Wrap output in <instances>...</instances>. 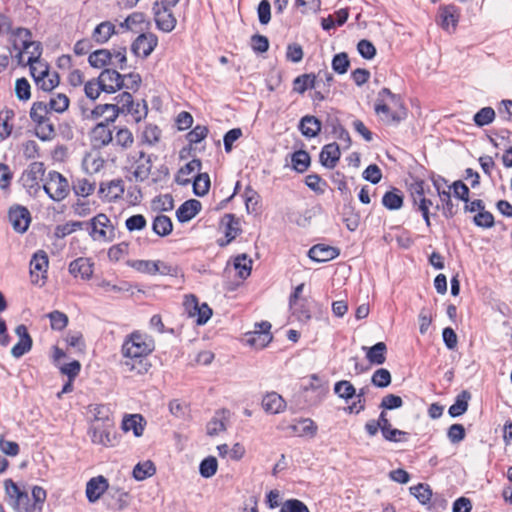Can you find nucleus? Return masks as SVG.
I'll return each instance as SVG.
<instances>
[{
  "instance_id": "obj_1",
  "label": "nucleus",
  "mask_w": 512,
  "mask_h": 512,
  "mask_svg": "<svg viewBox=\"0 0 512 512\" xmlns=\"http://www.w3.org/2000/svg\"><path fill=\"white\" fill-rule=\"evenodd\" d=\"M154 349L155 343L152 337L139 331H134L126 336L122 344V365L128 371L134 372L137 375L146 374L152 366L147 357Z\"/></svg>"
},
{
  "instance_id": "obj_2",
  "label": "nucleus",
  "mask_w": 512,
  "mask_h": 512,
  "mask_svg": "<svg viewBox=\"0 0 512 512\" xmlns=\"http://www.w3.org/2000/svg\"><path fill=\"white\" fill-rule=\"evenodd\" d=\"M51 111L42 101L34 102L30 109V118L35 123V135L42 141H50L55 136L54 124L50 121Z\"/></svg>"
},
{
  "instance_id": "obj_3",
  "label": "nucleus",
  "mask_w": 512,
  "mask_h": 512,
  "mask_svg": "<svg viewBox=\"0 0 512 512\" xmlns=\"http://www.w3.org/2000/svg\"><path fill=\"white\" fill-rule=\"evenodd\" d=\"M4 487L8 504L16 512H35L27 491L20 489L12 479H6L4 481Z\"/></svg>"
},
{
  "instance_id": "obj_4",
  "label": "nucleus",
  "mask_w": 512,
  "mask_h": 512,
  "mask_svg": "<svg viewBox=\"0 0 512 512\" xmlns=\"http://www.w3.org/2000/svg\"><path fill=\"white\" fill-rule=\"evenodd\" d=\"M88 234L94 241L112 242L115 238V228L104 213H99L89 220Z\"/></svg>"
},
{
  "instance_id": "obj_5",
  "label": "nucleus",
  "mask_w": 512,
  "mask_h": 512,
  "mask_svg": "<svg viewBox=\"0 0 512 512\" xmlns=\"http://www.w3.org/2000/svg\"><path fill=\"white\" fill-rule=\"evenodd\" d=\"M48 197L56 202L64 200L70 192L68 180L57 171H50L43 185Z\"/></svg>"
},
{
  "instance_id": "obj_6",
  "label": "nucleus",
  "mask_w": 512,
  "mask_h": 512,
  "mask_svg": "<svg viewBox=\"0 0 512 512\" xmlns=\"http://www.w3.org/2000/svg\"><path fill=\"white\" fill-rule=\"evenodd\" d=\"M185 311L190 317H196L198 325H204L212 316V309L207 303H199L198 298L193 295H187L184 301Z\"/></svg>"
},
{
  "instance_id": "obj_7",
  "label": "nucleus",
  "mask_w": 512,
  "mask_h": 512,
  "mask_svg": "<svg viewBox=\"0 0 512 512\" xmlns=\"http://www.w3.org/2000/svg\"><path fill=\"white\" fill-rule=\"evenodd\" d=\"M172 8L159 4V1L154 2L152 8L157 28L166 33L173 31L177 24Z\"/></svg>"
},
{
  "instance_id": "obj_8",
  "label": "nucleus",
  "mask_w": 512,
  "mask_h": 512,
  "mask_svg": "<svg viewBox=\"0 0 512 512\" xmlns=\"http://www.w3.org/2000/svg\"><path fill=\"white\" fill-rule=\"evenodd\" d=\"M97 78L102 85V91L108 94H113L125 86V76L116 69L105 68Z\"/></svg>"
},
{
  "instance_id": "obj_9",
  "label": "nucleus",
  "mask_w": 512,
  "mask_h": 512,
  "mask_svg": "<svg viewBox=\"0 0 512 512\" xmlns=\"http://www.w3.org/2000/svg\"><path fill=\"white\" fill-rule=\"evenodd\" d=\"M45 171L46 169L43 162L30 163L20 178L23 186L27 189L38 190L40 188L39 183L43 180Z\"/></svg>"
},
{
  "instance_id": "obj_10",
  "label": "nucleus",
  "mask_w": 512,
  "mask_h": 512,
  "mask_svg": "<svg viewBox=\"0 0 512 512\" xmlns=\"http://www.w3.org/2000/svg\"><path fill=\"white\" fill-rule=\"evenodd\" d=\"M113 427L114 424H92L88 431L91 441L105 447L113 446L116 440Z\"/></svg>"
},
{
  "instance_id": "obj_11",
  "label": "nucleus",
  "mask_w": 512,
  "mask_h": 512,
  "mask_svg": "<svg viewBox=\"0 0 512 512\" xmlns=\"http://www.w3.org/2000/svg\"><path fill=\"white\" fill-rule=\"evenodd\" d=\"M152 156L153 155L147 154L144 151L137 153V157L134 158L132 163V168L134 169L133 176L136 181L144 182L149 178L153 166Z\"/></svg>"
},
{
  "instance_id": "obj_12",
  "label": "nucleus",
  "mask_w": 512,
  "mask_h": 512,
  "mask_svg": "<svg viewBox=\"0 0 512 512\" xmlns=\"http://www.w3.org/2000/svg\"><path fill=\"white\" fill-rule=\"evenodd\" d=\"M30 73L36 85L45 92H50L59 85L60 78L58 73H50L48 66H44L40 74H36V67H32Z\"/></svg>"
},
{
  "instance_id": "obj_13",
  "label": "nucleus",
  "mask_w": 512,
  "mask_h": 512,
  "mask_svg": "<svg viewBox=\"0 0 512 512\" xmlns=\"http://www.w3.org/2000/svg\"><path fill=\"white\" fill-rule=\"evenodd\" d=\"M438 18V24L442 29L450 31V28H452V30H455L460 18V9L454 4L440 6Z\"/></svg>"
},
{
  "instance_id": "obj_14",
  "label": "nucleus",
  "mask_w": 512,
  "mask_h": 512,
  "mask_svg": "<svg viewBox=\"0 0 512 512\" xmlns=\"http://www.w3.org/2000/svg\"><path fill=\"white\" fill-rule=\"evenodd\" d=\"M8 217L15 231L19 233H24L27 231L31 221V215L26 207L20 205L11 207L8 213Z\"/></svg>"
},
{
  "instance_id": "obj_15",
  "label": "nucleus",
  "mask_w": 512,
  "mask_h": 512,
  "mask_svg": "<svg viewBox=\"0 0 512 512\" xmlns=\"http://www.w3.org/2000/svg\"><path fill=\"white\" fill-rule=\"evenodd\" d=\"M15 333L19 340L12 347L11 354L14 358H20L32 349L33 340L24 324L18 325L15 328Z\"/></svg>"
},
{
  "instance_id": "obj_16",
  "label": "nucleus",
  "mask_w": 512,
  "mask_h": 512,
  "mask_svg": "<svg viewBox=\"0 0 512 512\" xmlns=\"http://www.w3.org/2000/svg\"><path fill=\"white\" fill-rule=\"evenodd\" d=\"M158 39L153 34H140L132 43L131 50L136 56L148 57L157 46Z\"/></svg>"
},
{
  "instance_id": "obj_17",
  "label": "nucleus",
  "mask_w": 512,
  "mask_h": 512,
  "mask_svg": "<svg viewBox=\"0 0 512 512\" xmlns=\"http://www.w3.org/2000/svg\"><path fill=\"white\" fill-rule=\"evenodd\" d=\"M110 487L107 479L102 475L91 478L86 484L87 499L91 503L96 502L104 492H109Z\"/></svg>"
},
{
  "instance_id": "obj_18",
  "label": "nucleus",
  "mask_w": 512,
  "mask_h": 512,
  "mask_svg": "<svg viewBox=\"0 0 512 512\" xmlns=\"http://www.w3.org/2000/svg\"><path fill=\"white\" fill-rule=\"evenodd\" d=\"M339 254L340 250L337 247L325 244H316L308 251L309 258L318 263L333 260L338 257Z\"/></svg>"
},
{
  "instance_id": "obj_19",
  "label": "nucleus",
  "mask_w": 512,
  "mask_h": 512,
  "mask_svg": "<svg viewBox=\"0 0 512 512\" xmlns=\"http://www.w3.org/2000/svg\"><path fill=\"white\" fill-rule=\"evenodd\" d=\"M108 124L100 122L92 129L90 139L94 148L101 149L113 141L112 131L108 128Z\"/></svg>"
},
{
  "instance_id": "obj_20",
  "label": "nucleus",
  "mask_w": 512,
  "mask_h": 512,
  "mask_svg": "<svg viewBox=\"0 0 512 512\" xmlns=\"http://www.w3.org/2000/svg\"><path fill=\"white\" fill-rule=\"evenodd\" d=\"M13 48L18 51L17 56L21 57L24 51H28L32 44V34L27 28H16L11 32Z\"/></svg>"
},
{
  "instance_id": "obj_21",
  "label": "nucleus",
  "mask_w": 512,
  "mask_h": 512,
  "mask_svg": "<svg viewBox=\"0 0 512 512\" xmlns=\"http://www.w3.org/2000/svg\"><path fill=\"white\" fill-rule=\"evenodd\" d=\"M322 128V122L320 119L313 115L303 116L298 124V129L302 135L306 138H314L319 135Z\"/></svg>"
},
{
  "instance_id": "obj_22",
  "label": "nucleus",
  "mask_w": 512,
  "mask_h": 512,
  "mask_svg": "<svg viewBox=\"0 0 512 512\" xmlns=\"http://www.w3.org/2000/svg\"><path fill=\"white\" fill-rule=\"evenodd\" d=\"M202 205L196 199H190L182 203L176 211L177 220L185 223L193 219L200 211Z\"/></svg>"
},
{
  "instance_id": "obj_23",
  "label": "nucleus",
  "mask_w": 512,
  "mask_h": 512,
  "mask_svg": "<svg viewBox=\"0 0 512 512\" xmlns=\"http://www.w3.org/2000/svg\"><path fill=\"white\" fill-rule=\"evenodd\" d=\"M341 156L339 145L336 142L326 144L320 153L321 164L329 169L336 166Z\"/></svg>"
},
{
  "instance_id": "obj_24",
  "label": "nucleus",
  "mask_w": 512,
  "mask_h": 512,
  "mask_svg": "<svg viewBox=\"0 0 512 512\" xmlns=\"http://www.w3.org/2000/svg\"><path fill=\"white\" fill-rule=\"evenodd\" d=\"M145 425L146 420L141 414L125 415L122 420V429L125 432L132 430L136 437L143 435Z\"/></svg>"
},
{
  "instance_id": "obj_25",
  "label": "nucleus",
  "mask_w": 512,
  "mask_h": 512,
  "mask_svg": "<svg viewBox=\"0 0 512 512\" xmlns=\"http://www.w3.org/2000/svg\"><path fill=\"white\" fill-rule=\"evenodd\" d=\"M262 407L266 413L278 414L284 411L286 402L280 394L270 392L263 397Z\"/></svg>"
},
{
  "instance_id": "obj_26",
  "label": "nucleus",
  "mask_w": 512,
  "mask_h": 512,
  "mask_svg": "<svg viewBox=\"0 0 512 512\" xmlns=\"http://www.w3.org/2000/svg\"><path fill=\"white\" fill-rule=\"evenodd\" d=\"M69 272L74 277L80 276L82 279H89L93 274V263L88 258H77L69 264Z\"/></svg>"
},
{
  "instance_id": "obj_27",
  "label": "nucleus",
  "mask_w": 512,
  "mask_h": 512,
  "mask_svg": "<svg viewBox=\"0 0 512 512\" xmlns=\"http://www.w3.org/2000/svg\"><path fill=\"white\" fill-rule=\"evenodd\" d=\"M471 393L468 390H462L455 398V402L449 407L448 414L452 418L462 416L469 407L471 400Z\"/></svg>"
},
{
  "instance_id": "obj_28",
  "label": "nucleus",
  "mask_w": 512,
  "mask_h": 512,
  "mask_svg": "<svg viewBox=\"0 0 512 512\" xmlns=\"http://www.w3.org/2000/svg\"><path fill=\"white\" fill-rule=\"evenodd\" d=\"M366 358L372 365H382L386 361L387 346L384 342H377L371 347L363 346Z\"/></svg>"
},
{
  "instance_id": "obj_29",
  "label": "nucleus",
  "mask_w": 512,
  "mask_h": 512,
  "mask_svg": "<svg viewBox=\"0 0 512 512\" xmlns=\"http://www.w3.org/2000/svg\"><path fill=\"white\" fill-rule=\"evenodd\" d=\"M99 193L109 200L121 198L124 193V182L122 179H114L107 183H101Z\"/></svg>"
},
{
  "instance_id": "obj_30",
  "label": "nucleus",
  "mask_w": 512,
  "mask_h": 512,
  "mask_svg": "<svg viewBox=\"0 0 512 512\" xmlns=\"http://www.w3.org/2000/svg\"><path fill=\"white\" fill-rule=\"evenodd\" d=\"M115 33V25L110 21H103L94 28L92 32V39L97 44L102 45L108 42Z\"/></svg>"
},
{
  "instance_id": "obj_31",
  "label": "nucleus",
  "mask_w": 512,
  "mask_h": 512,
  "mask_svg": "<svg viewBox=\"0 0 512 512\" xmlns=\"http://www.w3.org/2000/svg\"><path fill=\"white\" fill-rule=\"evenodd\" d=\"M113 54L109 49H98L89 54L88 63L91 67L101 69L113 64Z\"/></svg>"
},
{
  "instance_id": "obj_32",
  "label": "nucleus",
  "mask_w": 512,
  "mask_h": 512,
  "mask_svg": "<svg viewBox=\"0 0 512 512\" xmlns=\"http://www.w3.org/2000/svg\"><path fill=\"white\" fill-rule=\"evenodd\" d=\"M221 224L225 226V243H231L241 232L240 220L234 214H225Z\"/></svg>"
},
{
  "instance_id": "obj_33",
  "label": "nucleus",
  "mask_w": 512,
  "mask_h": 512,
  "mask_svg": "<svg viewBox=\"0 0 512 512\" xmlns=\"http://www.w3.org/2000/svg\"><path fill=\"white\" fill-rule=\"evenodd\" d=\"M400 106L402 108L401 112H391L389 106L384 102V99H380L376 100L374 109L377 114H385L387 122L399 123L406 118V111L402 104Z\"/></svg>"
},
{
  "instance_id": "obj_34",
  "label": "nucleus",
  "mask_w": 512,
  "mask_h": 512,
  "mask_svg": "<svg viewBox=\"0 0 512 512\" xmlns=\"http://www.w3.org/2000/svg\"><path fill=\"white\" fill-rule=\"evenodd\" d=\"M108 495L112 498V503H110V505L114 509L123 510L130 504V494L119 487L111 486Z\"/></svg>"
},
{
  "instance_id": "obj_35",
  "label": "nucleus",
  "mask_w": 512,
  "mask_h": 512,
  "mask_svg": "<svg viewBox=\"0 0 512 512\" xmlns=\"http://www.w3.org/2000/svg\"><path fill=\"white\" fill-rule=\"evenodd\" d=\"M290 429L300 437L310 436L314 437L317 434L318 426L316 423L310 418H302L297 424H293L290 426Z\"/></svg>"
},
{
  "instance_id": "obj_36",
  "label": "nucleus",
  "mask_w": 512,
  "mask_h": 512,
  "mask_svg": "<svg viewBox=\"0 0 512 512\" xmlns=\"http://www.w3.org/2000/svg\"><path fill=\"white\" fill-rule=\"evenodd\" d=\"M319 87V81L314 74H302L293 81V90L303 94L307 89H316Z\"/></svg>"
},
{
  "instance_id": "obj_37",
  "label": "nucleus",
  "mask_w": 512,
  "mask_h": 512,
  "mask_svg": "<svg viewBox=\"0 0 512 512\" xmlns=\"http://www.w3.org/2000/svg\"><path fill=\"white\" fill-rule=\"evenodd\" d=\"M403 202V194L397 188H392L382 197V205L388 210H399L403 206Z\"/></svg>"
},
{
  "instance_id": "obj_38",
  "label": "nucleus",
  "mask_w": 512,
  "mask_h": 512,
  "mask_svg": "<svg viewBox=\"0 0 512 512\" xmlns=\"http://www.w3.org/2000/svg\"><path fill=\"white\" fill-rule=\"evenodd\" d=\"M48 256L43 250H39L36 253H34L31 261H30V272L31 276H34L35 272L41 273L42 278H45V274L47 273L48 269Z\"/></svg>"
},
{
  "instance_id": "obj_39",
  "label": "nucleus",
  "mask_w": 512,
  "mask_h": 512,
  "mask_svg": "<svg viewBox=\"0 0 512 512\" xmlns=\"http://www.w3.org/2000/svg\"><path fill=\"white\" fill-rule=\"evenodd\" d=\"M173 224L171 219L166 215H158L155 217L152 230L158 236L164 237L169 235L172 232Z\"/></svg>"
},
{
  "instance_id": "obj_40",
  "label": "nucleus",
  "mask_w": 512,
  "mask_h": 512,
  "mask_svg": "<svg viewBox=\"0 0 512 512\" xmlns=\"http://www.w3.org/2000/svg\"><path fill=\"white\" fill-rule=\"evenodd\" d=\"M234 268L240 278L246 279L251 274L252 260L245 253L239 254L234 259Z\"/></svg>"
},
{
  "instance_id": "obj_41",
  "label": "nucleus",
  "mask_w": 512,
  "mask_h": 512,
  "mask_svg": "<svg viewBox=\"0 0 512 512\" xmlns=\"http://www.w3.org/2000/svg\"><path fill=\"white\" fill-rule=\"evenodd\" d=\"M310 161V155L305 150L295 151L291 155L292 166L299 173H303L308 169Z\"/></svg>"
},
{
  "instance_id": "obj_42",
  "label": "nucleus",
  "mask_w": 512,
  "mask_h": 512,
  "mask_svg": "<svg viewBox=\"0 0 512 512\" xmlns=\"http://www.w3.org/2000/svg\"><path fill=\"white\" fill-rule=\"evenodd\" d=\"M106 111H110L111 114L106 117L105 122L107 123H113L117 117L119 116L118 109L114 106H111L110 103L106 104H99L97 105L92 111H91V118L92 119H98L99 117L103 116Z\"/></svg>"
},
{
  "instance_id": "obj_43",
  "label": "nucleus",
  "mask_w": 512,
  "mask_h": 512,
  "mask_svg": "<svg viewBox=\"0 0 512 512\" xmlns=\"http://www.w3.org/2000/svg\"><path fill=\"white\" fill-rule=\"evenodd\" d=\"M201 166H202V163H201L200 159H198V158L192 159L190 162H188L187 164H185L183 167H181L179 169L178 174L175 179L176 182L179 185H183V186L189 184L190 180L181 178V175H189V174L193 173L195 170H200Z\"/></svg>"
},
{
  "instance_id": "obj_44",
  "label": "nucleus",
  "mask_w": 512,
  "mask_h": 512,
  "mask_svg": "<svg viewBox=\"0 0 512 512\" xmlns=\"http://www.w3.org/2000/svg\"><path fill=\"white\" fill-rule=\"evenodd\" d=\"M14 117V111L12 109H3L0 111V139L4 140L11 135L12 125L9 121Z\"/></svg>"
},
{
  "instance_id": "obj_45",
  "label": "nucleus",
  "mask_w": 512,
  "mask_h": 512,
  "mask_svg": "<svg viewBox=\"0 0 512 512\" xmlns=\"http://www.w3.org/2000/svg\"><path fill=\"white\" fill-rule=\"evenodd\" d=\"M72 189L77 196L87 197L95 190V183L87 178H77L73 181Z\"/></svg>"
},
{
  "instance_id": "obj_46",
  "label": "nucleus",
  "mask_w": 512,
  "mask_h": 512,
  "mask_svg": "<svg viewBox=\"0 0 512 512\" xmlns=\"http://www.w3.org/2000/svg\"><path fill=\"white\" fill-rule=\"evenodd\" d=\"M334 393L338 395V397L348 401L355 397L356 389L350 381L340 380L334 385Z\"/></svg>"
},
{
  "instance_id": "obj_47",
  "label": "nucleus",
  "mask_w": 512,
  "mask_h": 512,
  "mask_svg": "<svg viewBox=\"0 0 512 512\" xmlns=\"http://www.w3.org/2000/svg\"><path fill=\"white\" fill-rule=\"evenodd\" d=\"M210 189V177L207 173L198 174L193 181V193L196 196H205Z\"/></svg>"
},
{
  "instance_id": "obj_48",
  "label": "nucleus",
  "mask_w": 512,
  "mask_h": 512,
  "mask_svg": "<svg viewBox=\"0 0 512 512\" xmlns=\"http://www.w3.org/2000/svg\"><path fill=\"white\" fill-rule=\"evenodd\" d=\"M410 492L423 505L429 503L432 497V490L425 483H419L410 487Z\"/></svg>"
},
{
  "instance_id": "obj_49",
  "label": "nucleus",
  "mask_w": 512,
  "mask_h": 512,
  "mask_svg": "<svg viewBox=\"0 0 512 512\" xmlns=\"http://www.w3.org/2000/svg\"><path fill=\"white\" fill-rule=\"evenodd\" d=\"M94 415V423L93 424H106L111 425L114 424L112 418L110 417V409L104 404H97L94 406L93 410Z\"/></svg>"
},
{
  "instance_id": "obj_50",
  "label": "nucleus",
  "mask_w": 512,
  "mask_h": 512,
  "mask_svg": "<svg viewBox=\"0 0 512 512\" xmlns=\"http://www.w3.org/2000/svg\"><path fill=\"white\" fill-rule=\"evenodd\" d=\"M114 100L116 103L111 104V106H114L115 109L117 108L119 114L132 111L134 101L132 95L129 92H122L121 94L117 95Z\"/></svg>"
},
{
  "instance_id": "obj_51",
  "label": "nucleus",
  "mask_w": 512,
  "mask_h": 512,
  "mask_svg": "<svg viewBox=\"0 0 512 512\" xmlns=\"http://www.w3.org/2000/svg\"><path fill=\"white\" fill-rule=\"evenodd\" d=\"M494 119L495 111L492 107L481 108L473 117L474 123L478 127L489 125Z\"/></svg>"
},
{
  "instance_id": "obj_52",
  "label": "nucleus",
  "mask_w": 512,
  "mask_h": 512,
  "mask_svg": "<svg viewBox=\"0 0 512 512\" xmlns=\"http://www.w3.org/2000/svg\"><path fill=\"white\" fill-rule=\"evenodd\" d=\"M218 462L214 456L203 459L199 465V473L204 478H211L217 472Z\"/></svg>"
},
{
  "instance_id": "obj_53",
  "label": "nucleus",
  "mask_w": 512,
  "mask_h": 512,
  "mask_svg": "<svg viewBox=\"0 0 512 512\" xmlns=\"http://www.w3.org/2000/svg\"><path fill=\"white\" fill-rule=\"evenodd\" d=\"M391 381V373L385 368L377 369L371 377V383L378 388L388 387L391 384Z\"/></svg>"
},
{
  "instance_id": "obj_54",
  "label": "nucleus",
  "mask_w": 512,
  "mask_h": 512,
  "mask_svg": "<svg viewBox=\"0 0 512 512\" xmlns=\"http://www.w3.org/2000/svg\"><path fill=\"white\" fill-rule=\"evenodd\" d=\"M222 415L225 414V411L221 412ZM220 413L217 412L216 415L207 423L206 431L209 436H216L220 432L226 430V425L224 423V416L219 417Z\"/></svg>"
},
{
  "instance_id": "obj_55",
  "label": "nucleus",
  "mask_w": 512,
  "mask_h": 512,
  "mask_svg": "<svg viewBox=\"0 0 512 512\" xmlns=\"http://www.w3.org/2000/svg\"><path fill=\"white\" fill-rule=\"evenodd\" d=\"M156 472V468L151 461L138 463L133 469V477L136 480H144L152 476Z\"/></svg>"
},
{
  "instance_id": "obj_56",
  "label": "nucleus",
  "mask_w": 512,
  "mask_h": 512,
  "mask_svg": "<svg viewBox=\"0 0 512 512\" xmlns=\"http://www.w3.org/2000/svg\"><path fill=\"white\" fill-rule=\"evenodd\" d=\"M47 317L50 320V326L53 330L61 331L68 325V316L59 310L48 313Z\"/></svg>"
},
{
  "instance_id": "obj_57",
  "label": "nucleus",
  "mask_w": 512,
  "mask_h": 512,
  "mask_svg": "<svg viewBox=\"0 0 512 512\" xmlns=\"http://www.w3.org/2000/svg\"><path fill=\"white\" fill-rule=\"evenodd\" d=\"M69 98L67 95L63 93H58L54 97H52L49 101L48 108L50 111H55L57 113H63L69 107Z\"/></svg>"
},
{
  "instance_id": "obj_58",
  "label": "nucleus",
  "mask_w": 512,
  "mask_h": 512,
  "mask_svg": "<svg viewBox=\"0 0 512 512\" xmlns=\"http://www.w3.org/2000/svg\"><path fill=\"white\" fill-rule=\"evenodd\" d=\"M350 66L348 54L341 52L335 54L332 59V69L338 74H345Z\"/></svg>"
},
{
  "instance_id": "obj_59",
  "label": "nucleus",
  "mask_w": 512,
  "mask_h": 512,
  "mask_svg": "<svg viewBox=\"0 0 512 512\" xmlns=\"http://www.w3.org/2000/svg\"><path fill=\"white\" fill-rule=\"evenodd\" d=\"M33 507L35 512H41L47 498L46 490L40 486H33L31 490Z\"/></svg>"
},
{
  "instance_id": "obj_60",
  "label": "nucleus",
  "mask_w": 512,
  "mask_h": 512,
  "mask_svg": "<svg viewBox=\"0 0 512 512\" xmlns=\"http://www.w3.org/2000/svg\"><path fill=\"white\" fill-rule=\"evenodd\" d=\"M305 184L312 191L323 194L327 183L318 174H309L305 178Z\"/></svg>"
},
{
  "instance_id": "obj_61",
  "label": "nucleus",
  "mask_w": 512,
  "mask_h": 512,
  "mask_svg": "<svg viewBox=\"0 0 512 512\" xmlns=\"http://www.w3.org/2000/svg\"><path fill=\"white\" fill-rule=\"evenodd\" d=\"M115 144L127 149L133 144L134 138L131 131L127 128H120L114 137Z\"/></svg>"
},
{
  "instance_id": "obj_62",
  "label": "nucleus",
  "mask_w": 512,
  "mask_h": 512,
  "mask_svg": "<svg viewBox=\"0 0 512 512\" xmlns=\"http://www.w3.org/2000/svg\"><path fill=\"white\" fill-rule=\"evenodd\" d=\"M465 436L466 432L462 424H452L447 430V437L452 444H457L463 441Z\"/></svg>"
},
{
  "instance_id": "obj_63",
  "label": "nucleus",
  "mask_w": 512,
  "mask_h": 512,
  "mask_svg": "<svg viewBox=\"0 0 512 512\" xmlns=\"http://www.w3.org/2000/svg\"><path fill=\"white\" fill-rule=\"evenodd\" d=\"M147 221L142 214H135L130 216L125 221V226L128 231H140L146 227Z\"/></svg>"
},
{
  "instance_id": "obj_64",
  "label": "nucleus",
  "mask_w": 512,
  "mask_h": 512,
  "mask_svg": "<svg viewBox=\"0 0 512 512\" xmlns=\"http://www.w3.org/2000/svg\"><path fill=\"white\" fill-rule=\"evenodd\" d=\"M280 512H310L308 507L298 499L286 500L280 509Z\"/></svg>"
}]
</instances>
